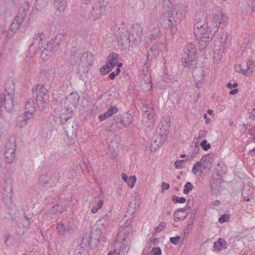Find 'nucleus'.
Returning a JSON list of instances; mask_svg holds the SVG:
<instances>
[{
  "label": "nucleus",
  "instance_id": "nucleus-12",
  "mask_svg": "<svg viewBox=\"0 0 255 255\" xmlns=\"http://www.w3.org/2000/svg\"><path fill=\"white\" fill-rule=\"evenodd\" d=\"M186 12V8L180 3L174 5L171 10V16L168 22L171 23L172 21L171 18L176 23L180 22L185 17Z\"/></svg>",
  "mask_w": 255,
  "mask_h": 255
},
{
  "label": "nucleus",
  "instance_id": "nucleus-45",
  "mask_svg": "<svg viewBox=\"0 0 255 255\" xmlns=\"http://www.w3.org/2000/svg\"><path fill=\"white\" fill-rule=\"evenodd\" d=\"M184 187L183 193L185 194H188L189 192L193 189V185L191 182H187L184 185Z\"/></svg>",
  "mask_w": 255,
  "mask_h": 255
},
{
  "label": "nucleus",
  "instance_id": "nucleus-57",
  "mask_svg": "<svg viewBox=\"0 0 255 255\" xmlns=\"http://www.w3.org/2000/svg\"><path fill=\"white\" fill-rule=\"evenodd\" d=\"M33 217V215H25V218L27 221V223H25V226L28 227L29 226L30 223L33 221L32 218Z\"/></svg>",
  "mask_w": 255,
  "mask_h": 255
},
{
  "label": "nucleus",
  "instance_id": "nucleus-15",
  "mask_svg": "<svg viewBox=\"0 0 255 255\" xmlns=\"http://www.w3.org/2000/svg\"><path fill=\"white\" fill-rule=\"evenodd\" d=\"M64 211V209L62 206H60L59 204H56L45 213L44 218L48 220L54 219L57 217L58 215L62 213Z\"/></svg>",
  "mask_w": 255,
  "mask_h": 255
},
{
  "label": "nucleus",
  "instance_id": "nucleus-48",
  "mask_svg": "<svg viewBox=\"0 0 255 255\" xmlns=\"http://www.w3.org/2000/svg\"><path fill=\"white\" fill-rule=\"evenodd\" d=\"M200 146L202 147L203 150L207 151L211 148V145L210 143H207V140L205 139L203 140L201 143Z\"/></svg>",
  "mask_w": 255,
  "mask_h": 255
},
{
  "label": "nucleus",
  "instance_id": "nucleus-35",
  "mask_svg": "<svg viewBox=\"0 0 255 255\" xmlns=\"http://www.w3.org/2000/svg\"><path fill=\"white\" fill-rule=\"evenodd\" d=\"M221 179H212L210 182V188L212 191H217L220 188Z\"/></svg>",
  "mask_w": 255,
  "mask_h": 255
},
{
  "label": "nucleus",
  "instance_id": "nucleus-30",
  "mask_svg": "<svg viewBox=\"0 0 255 255\" xmlns=\"http://www.w3.org/2000/svg\"><path fill=\"white\" fill-rule=\"evenodd\" d=\"M35 104L33 100L32 99H29L26 103L25 105V112L33 114L35 113Z\"/></svg>",
  "mask_w": 255,
  "mask_h": 255
},
{
  "label": "nucleus",
  "instance_id": "nucleus-17",
  "mask_svg": "<svg viewBox=\"0 0 255 255\" xmlns=\"http://www.w3.org/2000/svg\"><path fill=\"white\" fill-rule=\"evenodd\" d=\"M67 135H75L78 130V124L74 120H70L69 122L64 123L62 125Z\"/></svg>",
  "mask_w": 255,
  "mask_h": 255
},
{
  "label": "nucleus",
  "instance_id": "nucleus-62",
  "mask_svg": "<svg viewBox=\"0 0 255 255\" xmlns=\"http://www.w3.org/2000/svg\"><path fill=\"white\" fill-rule=\"evenodd\" d=\"M170 185L168 183L165 182H162L161 185L162 191L161 192H163L164 190H167L169 188Z\"/></svg>",
  "mask_w": 255,
  "mask_h": 255
},
{
  "label": "nucleus",
  "instance_id": "nucleus-18",
  "mask_svg": "<svg viewBox=\"0 0 255 255\" xmlns=\"http://www.w3.org/2000/svg\"><path fill=\"white\" fill-rule=\"evenodd\" d=\"M45 37V35L43 33L36 34L34 35L32 42L30 45V48L32 46L36 47L37 49L40 50L43 47V40Z\"/></svg>",
  "mask_w": 255,
  "mask_h": 255
},
{
  "label": "nucleus",
  "instance_id": "nucleus-5",
  "mask_svg": "<svg viewBox=\"0 0 255 255\" xmlns=\"http://www.w3.org/2000/svg\"><path fill=\"white\" fill-rule=\"evenodd\" d=\"M194 35L198 40L199 48L200 50H205L210 41L213 38L214 35L209 32L207 28H200L198 29L199 34L196 33V28H194Z\"/></svg>",
  "mask_w": 255,
  "mask_h": 255
},
{
  "label": "nucleus",
  "instance_id": "nucleus-54",
  "mask_svg": "<svg viewBox=\"0 0 255 255\" xmlns=\"http://www.w3.org/2000/svg\"><path fill=\"white\" fill-rule=\"evenodd\" d=\"M166 224L164 222H161L159 223L157 227L154 228V230L156 232H159L162 231L165 227Z\"/></svg>",
  "mask_w": 255,
  "mask_h": 255
},
{
  "label": "nucleus",
  "instance_id": "nucleus-46",
  "mask_svg": "<svg viewBox=\"0 0 255 255\" xmlns=\"http://www.w3.org/2000/svg\"><path fill=\"white\" fill-rule=\"evenodd\" d=\"M103 205V200H99L98 202L97 203L96 206L92 207L91 209V212L94 214L96 213L97 212L98 210L101 208Z\"/></svg>",
  "mask_w": 255,
  "mask_h": 255
},
{
  "label": "nucleus",
  "instance_id": "nucleus-58",
  "mask_svg": "<svg viewBox=\"0 0 255 255\" xmlns=\"http://www.w3.org/2000/svg\"><path fill=\"white\" fill-rule=\"evenodd\" d=\"M83 242L87 246H90L91 244V236L84 237L83 238Z\"/></svg>",
  "mask_w": 255,
  "mask_h": 255
},
{
  "label": "nucleus",
  "instance_id": "nucleus-41",
  "mask_svg": "<svg viewBox=\"0 0 255 255\" xmlns=\"http://www.w3.org/2000/svg\"><path fill=\"white\" fill-rule=\"evenodd\" d=\"M114 67H111V65L107 62L103 67L101 68L100 72L102 75H106L111 72Z\"/></svg>",
  "mask_w": 255,
  "mask_h": 255
},
{
  "label": "nucleus",
  "instance_id": "nucleus-28",
  "mask_svg": "<svg viewBox=\"0 0 255 255\" xmlns=\"http://www.w3.org/2000/svg\"><path fill=\"white\" fill-rule=\"evenodd\" d=\"M224 49V46L222 44H221L219 46H217L216 45L215 46L214 58V60L216 61V62H219L220 60L222 59L221 53L223 52Z\"/></svg>",
  "mask_w": 255,
  "mask_h": 255
},
{
  "label": "nucleus",
  "instance_id": "nucleus-24",
  "mask_svg": "<svg viewBox=\"0 0 255 255\" xmlns=\"http://www.w3.org/2000/svg\"><path fill=\"white\" fill-rule=\"evenodd\" d=\"M206 20V18L205 16L198 18V15L196 16V22L194 24V28H196V33L199 34L198 29L200 28H208V24Z\"/></svg>",
  "mask_w": 255,
  "mask_h": 255
},
{
  "label": "nucleus",
  "instance_id": "nucleus-25",
  "mask_svg": "<svg viewBox=\"0 0 255 255\" xmlns=\"http://www.w3.org/2000/svg\"><path fill=\"white\" fill-rule=\"evenodd\" d=\"M170 79L168 78V76L167 75L160 77L158 79V86L160 89L164 90L167 89L170 84Z\"/></svg>",
  "mask_w": 255,
  "mask_h": 255
},
{
  "label": "nucleus",
  "instance_id": "nucleus-21",
  "mask_svg": "<svg viewBox=\"0 0 255 255\" xmlns=\"http://www.w3.org/2000/svg\"><path fill=\"white\" fill-rule=\"evenodd\" d=\"M33 117V114L25 112L23 115L17 118V125L21 128L25 126L27 124V121Z\"/></svg>",
  "mask_w": 255,
  "mask_h": 255
},
{
  "label": "nucleus",
  "instance_id": "nucleus-36",
  "mask_svg": "<svg viewBox=\"0 0 255 255\" xmlns=\"http://www.w3.org/2000/svg\"><path fill=\"white\" fill-rule=\"evenodd\" d=\"M115 247H116V249L114 250V251L110 252L107 255H120V254L121 253V252H122L123 250L121 243L116 241L115 242Z\"/></svg>",
  "mask_w": 255,
  "mask_h": 255
},
{
  "label": "nucleus",
  "instance_id": "nucleus-44",
  "mask_svg": "<svg viewBox=\"0 0 255 255\" xmlns=\"http://www.w3.org/2000/svg\"><path fill=\"white\" fill-rule=\"evenodd\" d=\"M118 111V108L116 106H111L107 111V113H108L110 117L115 114H117Z\"/></svg>",
  "mask_w": 255,
  "mask_h": 255
},
{
  "label": "nucleus",
  "instance_id": "nucleus-31",
  "mask_svg": "<svg viewBox=\"0 0 255 255\" xmlns=\"http://www.w3.org/2000/svg\"><path fill=\"white\" fill-rule=\"evenodd\" d=\"M119 58V54L117 53L113 52L110 55L107 63L111 65V67H115L118 63Z\"/></svg>",
  "mask_w": 255,
  "mask_h": 255
},
{
  "label": "nucleus",
  "instance_id": "nucleus-3",
  "mask_svg": "<svg viewBox=\"0 0 255 255\" xmlns=\"http://www.w3.org/2000/svg\"><path fill=\"white\" fill-rule=\"evenodd\" d=\"M112 30L118 43L122 46H124V44H129L130 35L124 23H116Z\"/></svg>",
  "mask_w": 255,
  "mask_h": 255
},
{
  "label": "nucleus",
  "instance_id": "nucleus-7",
  "mask_svg": "<svg viewBox=\"0 0 255 255\" xmlns=\"http://www.w3.org/2000/svg\"><path fill=\"white\" fill-rule=\"evenodd\" d=\"M13 194L11 181L8 179L5 180L1 191V195L3 203L9 208H12L13 207L12 201Z\"/></svg>",
  "mask_w": 255,
  "mask_h": 255
},
{
  "label": "nucleus",
  "instance_id": "nucleus-10",
  "mask_svg": "<svg viewBox=\"0 0 255 255\" xmlns=\"http://www.w3.org/2000/svg\"><path fill=\"white\" fill-rule=\"evenodd\" d=\"M143 118L142 124L147 129L152 128L156 120L155 112L153 108H149L142 110Z\"/></svg>",
  "mask_w": 255,
  "mask_h": 255
},
{
  "label": "nucleus",
  "instance_id": "nucleus-11",
  "mask_svg": "<svg viewBox=\"0 0 255 255\" xmlns=\"http://www.w3.org/2000/svg\"><path fill=\"white\" fill-rule=\"evenodd\" d=\"M107 3V1L105 0H103L102 2L101 0H98L95 2L90 11L89 18L95 20L101 18L105 11Z\"/></svg>",
  "mask_w": 255,
  "mask_h": 255
},
{
  "label": "nucleus",
  "instance_id": "nucleus-9",
  "mask_svg": "<svg viewBox=\"0 0 255 255\" xmlns=\"http://www.w3.org/2000/svg\"><path fill=\"white\" fill-rule=\"evenodd\" d=\"M60 45V41L57 38H52L44 47L41 54V58L44 60H47L54 52L57 50Z\"/></svg>",
  "mask_w": 255,
  "mask_h": 255
},
{
  "label": "nucleus",
  "instance_id": "nucleus-63",
  "mask_svg": "<svg viewBox=\"0 0 255 255\" xmlns=\"http://www.w3.org/2000/svg\"><path fill=\"white\" fill-rule=\"evenodd\" d=\"M214 250L217 252H219L222 250L223 249L218 244V242H215L214 245Z\"/></svg>",
  "mask_w": 255,
  "mask_h": 255
},
{
  "label": "nucleus",
  "instance_id": "nucleus-64",
  "mask_svg": "<svg viewBox=\"0 0 255 255\" xmlns=\"http://www.w3.org/2000/svg\"><path fill=\"white\" fill-rule=\"evenodd\" d=\"M249 118H251L252 120H255V108H253L252 111L249 113Z\"/></svg>",
  "mask_w": 255,
  "mask_h": 255
},
{
  "label": "nucleus",
  "instance_id": "nucleus-59",
  "mask_svg": "<svg viewBox=\"0 0 255 255\" xmlns=\"http://www.w3.org/2000/svg\"><path fill=\"white\" fill-rule=\"evenodd\" d=\"M153 255H161V250L160 248H154L152 250Z\"/></svg>",
  "mask_w": 255,
  "mask_h": 255
},
{
  "label": "nucleus",
  "instance_id": "nucleus-60",
  "mask_svg": "<svg viewBox=\"0 0 255 255\" xmlns=\"http://www.w3.org/2000/svg\"><path fill=\"white\" fill-rule=\"evenodd\" d=\"M66 35V33L65 32H62L57 34L54 38H57L60 43L61 41L64 39V38Z\"/></svg>",
  "mask_w": 255,
  "mask_h": 255
},
{
  "label": "nucleus",
  "instance_id": "nucleus-23",
  "mask_svg": "<svg viewBox=\"0 0 255 255\" xmlns=\"http://www.w3.org/2000/svg\"><path fill=\"white\" fill-rule=\"evenodd\" d=\"M213 155L212 154L204 155L201 159L203 167L210 169L212 166Z\"/></svg>",
  "mask_w": 255,
  "mask_h": 255
},
{
  "label": "nucleus",
  "instance_id": "nucleus-61",
  "mask_svg": "<svg viewBox=\"0 0 255 255\" xmlns=\"http://www.w3.org/2000/svg\"><path fill=\"white\" fill-rule=\"evenodd\" d=\"M151 33L154 34L155 36L159 37L160 34V31L159 27H154L151 32Z\"/></svg>",
  "mask_w": 255,
  "mask_h": 255
},
{
  "label": "nucleus",
  "instance_id": "nucleus-4",
  "mask_svg": "<svg viewBox=\"0 0 255 255\" xmlns=\"http://www.w3.org/2000/svg\"><path fill=\"white\" fill-rule=\"evenodd\" d=\"M33 97L37 105L42 109L45 108L48 101V91L41 85H37L32 90Z\"/></svg>",
  "mask_w": 255,
  "mask_h": 255
},
{
  "label": "nucleus",
  "instance_id": "nucleus-33",
  "mask_svg": "<svg viewBox=\"0 0 255 255\" xmlns=\"http://www.w3.org/2000/svg\"><path fill=\"white\" fill-rule=\"evenodd\" d=\"M66 0H54V5L60 11H64L66 7Z\"/></svg>",
  "mask_w": 255,
  "mask_h": 255
},
{
  "label": "nucleus",
  "instance_id": "nucleus-38",
  "mask_svg": "<svg viewBox=\"0 0 255 255\" xmlns=\"http://www.w3.org/2000/svg\"><path fill=\"white\" fill-rule=\"evenodd\" d=\"M57 230L60 235L64 236L66 234V232L69 231V229H66L63 223H58L56 227Z\"/></svg>",
  "mask_w": 255,
  "mask_h": 255
},
{
  "label": "nucleus",
  "instance_id": "nucleus-13",
  "mask_svg": "<svg viewBox=\"0 0 255 255\" xmlns=\"http://www.w3.org/2000/svg\"><path fill=\"white\" fill-rule=\"evenodd\" d=\"M130 33L132 40L134 41V43L137 44L141 42L143 35V28L139 24H132Z\"/></svg>",
  "mask_w": 255,
  "mask_h": 255
},
{
  "label": "nucleus",
  "instance_id": "nucleus-32",
  "mask_svg": "<svg viewBox=\"0 0 255 255\" xmlns=\"http://www.w3.org/2000/svg\"><path fill=\"white\" fill-rule=\"evenodd\" d=\"M48 184H46L45 186L48 187H52L55 185L56 183H57L59 179L58 173L54 172L51 176L48 177Z\"/></svg>",
  "mask_w": 255,
  "mask_h": 255
},
{
  "label": "nucleus",
  "instance_id": "nucleus-8",
  "mask_svg": "<svg viewBox=\"0 0 255 255\" xmlns=\"http://www.w3.org/2000/svg\"><path fill=\"white\" fill-rule=\"evenodd\" d=\"M16 143L14 138L7 139L4 148V154L6 163H11L15 157Z\"/></svg>",
  "mask_w": 255,
  "mask_h": 255
},
{
  "label": "nucleus",
  "instance_id": "nucleus-14",
  "mask_svg": "<svg viewBox=\"0 0 255 255\" xmlns=\"http://www.w3.org/2000/svg\"><path fill=\"white\" fill-rule=\"evenodd\" d=\"M132 234V229L130 227L126 226V228L121 227L118 236L120 238H122V245L127 246L129 244Z\"/></svg>",
  "mask_w": 255,
  "mask_h": 255
},
{
  "label": "nucleus",
  "instance_id": "nucleus-50",
  "mask_svg": "<svg viewBox=\"0 0 255 255\" xmlns=\"http://www.w3.org/2000/svg\"><path fill=\"white\" fill-rule=\"evenodd\" d=\"M229 215H228L227 214H224L219 218L218 221L220 223H223L229 221Z\"/></svg>",
  "mask_w": 255,
  "mask_h": 255
},
{
  "label": "nucleus",
  "instance_id": "nucleus-47",
  "mask_svg": "<svg viewBox=\"0 0 255 255\" xmlns=\"http://www.w3.org/2000/svg\"><path fill=\"white\" fill-rule=\"evenodd\" d=\"M247 69L249 71H252L253 72V70H252L253 67L255 66L254 62L252 59H249L247 60Z\"/></svg>",
  "mask_w": 255,
  "mask_h": 255
},
{
  "label": "nucleus",
  "instance_id": "nucleus-55",
  "mask_svg": "<svg viewBox=\"0 0 255 255\" xmlns=\"http://www.w3.org/2000/svg\"><path fill=\"white\" fill-rule=\"evenodd\" d=\"M180 239V237L179 236H176V237H171L170 238V242L173 245H176L178 244Z\"/></svg>",
  "mask_w": 255,
  "mask_h": 255
},
{
  "label": "nucleus",
  "instance_id": "nucleus-22",
  "mask_svg": "<svg viewBox=\"0 0 255 255\" xmlns=\"http://www.w3.org/2000/svg\"><path fill=\"white\" fill-rule=\"evenodd\" d=\"M73 116V111L72 107L67 108L65 112L62 113L60 115L61 123L63 125L65 122H68L70 120H72L71 118Z\"/></svg>",
  "mask_w": 255,
  "mask_h": 255
},
{
  "label": "nucleus",
  "instance_id": "nucleus-39",
  "mask_svg": "<svg viewBox=\"0 0 255 255\" xmlns=\"http://www.w3.org/2000/svg\"><path fill=\"white\" fill-rule=\"evenodd\" d=\"M235 68V70L237 72L239 73H241L244 75L249 76L250 75L252 74V71H249L246 69H243L241 65H236Z\"/></svg>",
  "mask_w": 255,
  "mask_h": 255
},
{
  "label": "nucleus",
  "instance_id": "nucleus-37",
  "mask_svg": "<svg viewBox=\"0 0 255 255\" xmlns=\"http://www.w3.org/2000/svg\"><path fill=\"white\" fill-rule=\"evenodd\" d=\"M131 123V119L130 117L126 116L125 117H123V118L120 120L121 125L118 127V129H121L124 127H127Z\"/></svg>",
  "mask_w": 255,
  "mask_h": 255
},
{
  "label": "nucleus",
  "instance_id": "nucleus-34",
  "mask_svg": "<svg viewBox=\"0 0 255 255\" xmlns=\"http://www.w3.org/2000/svg\"><path fill=\"white\" fill-rule=\"evenodd\" d=\"M161 44L159 42L154 43L147 52V58H148L151 53H153L154 56L157 55L159 53V46Z\"/></svg>",
  "mask_w": 255,
  "mask_h": 255
},
{
  "label": "nucleus",
  "instance_id": "nucleus-26",
  "mask_svg": "<svg viewBox=\"0 0 255 255\" xmlns=\"http://www.w3.org/2000/svg\"><path fill=\"white\" fill-rule=\"evenodd\" d=\"M24 16L22 15H17L14 19L12 23L10 25V29L12 31H15L18 29L22 22Z\"/></svg>",
  "mask_w": 255,
  "mask_h": 255
},
{
  "label": "nucleus",
  "instance_id": "nucleus-19",
  "mask_svg": "<svg viewBox=\"0 0 255 255\" xmlns=\"http://www.w3.org/2000/svg\"><path fill=\"white\" fill-rule=\"evenodd\" d=\"M111 219V217L109 215L107 214L103 215L100 220L97 221L98 225L101 227L100 230H105L107 229L110 224Z\"/></svg>",
  "mask_w": 255,
  "mask_h": 255
},
{
  "label": "nucleus",
  "instance_id": "nucleus-53",
  "mask_svg": "<svg viewBox=\"0 0 255 255\" xmlns=\"http://www.w3.org/2000/svg\"><path fill=\"white\" fill-rule=\"evenodd\" d=\"M202 164L200 162L197 161L194 164L193 168H192V172L194 174H196L199 171V168L201 167Z\"/></svg>",
  "mask_w": 255,
  "mask_h": 255
},
{
  "label": "nucleus",
  "instance_id": "nucleus-27",
  "mask_svg": "<svg viewBox=\"0 0 255 255\" xmlns=\"http://www.w3.org/2000/svg\"><path fill=\"white\" fill-rule=\"evenodd\" d=\"M139 203L138 199L136 197H132L131 201L128 205V210L131 212V214H133L135 212L136 210L139 207Z\"/></svg>",
  "mask_w": 255,
  "mask_h": 255
},
{
  "label": "nucleus",
  "instance_id": "nucleus-56",
  "mask_svg": "<svg viewBox=\"0 0 255 255\" xmlns=\"http://www.w3.org/2000/svg\"><path fill=\"white\" fill-rule=\"evenodd\" d=\"M110 117V116L109 114L106 111L104 114L100 115L98 117V119L100 121H103L106 119H108V118H109Z\"/></svg>",
  "mask_w": 255,
  "mask_h": 255
},
{
  "label": "nucleus",
  "instance_id": "nucleus-16",
  "mask_svg": "<svg viewBox=\"0 0 255 255\" xmlns=\"http://www.w3.org/2000/svg\"><path fill=\"white\" fill-rule=\"evenodd\" d=\"M213 20L216 27H222L223 28L227 23V17L222 10H219L214 14Z\"/></svg>",
  "mask_w": 255,
  "mask_h": 255
},
{
  "label": "nucleus",
  "instance_id": "nucleus-2",
  "mask_svg": "<svg viewBox=\"0 0 255 255\" xmlns=\"http://www.w3.org/2000/svg\"><path fill=\"white\" fill-rule=\"evenodd\" d=\"M14 87V84L11 82L9 83H6L5 86L6 94H0V117H2L3 109L10 112L13 108Z\"/></svg>",
  "mask_w": 255,
  "mask_h": 255
},
{
  "label": "nucleus",
  "instance_id": "nucleus-40",
  "mask_svg": "<svg viewBox=\"0 0 255 255\" xmlns=\"http://www.w3.org/2000/svg\"><path fill=\"white\" fill-rule=\"evenodd\" d=\"M189 207V206L188 205H186V206L183 208H180L176 210V211L174 212V220L175 222H178L179 220H181V217H178V212H185L187 209Z\"/></svg>",
  "mask_w": 255,
  "mask_h": 255
},
{
  "label": "nucleus",
  "instance_id": "nucleus-29",
  "mask_svg": "<svg viewBox=\"0 0 255 255\" xmlns=\"http://www.w3.org/2000/svg\"><path fill=\"white\" fill-rule=\"evenodd\" d=\"M121 176L123 180L128 183L129 187L130 188L134 187L136 180L135 176H131L128 178L126 174L125 173H123Z\"/></svg>",
  "mask_w": 255,
  "mask_h": 255
},
{
  "label": "nucleus",
  "instance_id": "nucleus-20",
  "mask_svg": "<svg viewBox=\"0 0 255 255\" xmlns=\"http://www.w3.org/2000/svg\"><path fill=\"white\" fill-rule=\"evenodd\" d=\"M80 96L77 93L72 92L66 99L65 103L69 107H75L78 104Z\"/></svg>",
  "mask_w": 255,
  "mask_h": 255
},
{
  "label": "nucleus",
  "instance_id": "nucleus-43",
  "mask_svg": "<svg viewBox=\"0 0 255 255\" xmlns=\"http://www.w3.org/2000/svg\"><path fill=\"white\" fill-rule=\"evenodd\" d=\"M172 202L174 204H176L178 203H184L186 202V199L184 197H179L176 195H173L172 197Z\"/></svg>",
  "mask_w": 255,
  "mask_h": 255
},
{
  "label": "nucleus",
  "instance_id": "nucleus-42",
  "mask_svg": "<svg viewBox=\"0 0 255 255\" xmlns=\"http://www.w3.org/2000/svg\"><path fill=\"white\" fill-rule=\"evenodd\" d=\"M40 184L42 185H46L48 184L49 178L46 174H43L40 176L39 178Z\"/></svg>",
  "mask_w": 255,
  "mask_h": 255
},
{
  "label": "nucleus",
  "instance_id": "nucleus-52",
  "mask_svg": "<svg viewBox=\"0 0 255 255\" xmlns=\"http://www.w3.org/2000/svg\"><path fill=\"white\" fill-rule=\"evenodd\" d=\"M218 244L223 249H226L227 248V243L225 240L223 238H219L218 239Z\"/></svg>",
  "mask_w": 255,
  "mask_h": 255
},
{
  "label": "nucleus",
  "instance_id": "nucleus-6",
  "mask_svg": "<svg viewBox=\"0 0 255 255\" xmlns=\"http://www.w3.org/2000/svg\"><path fill=\"white\" fill-rule=\"evenodd\" d=\"M169 127L167 125H161V127L156 129V132L159 135L153 142H151L150 149L151 151H156L165 142L168 133Z\"/></svg>",
  "mask_w": 255,
  "mask_h": 255
},
{
  "label": "nucleus",
  "instance_id": "nucleus-51",
  "mask_svg": "<svg viewBox=\"0 0 255 255\" xmlns=\"http://www.w3.org/2000/svg\"><path fill=\"white\" fill-rule=\"evenodd\" d=\"M207 135V130H200L199 132L198 136L197 138L198 140H200L202 138L206 137Z\"/></svg>",
  "mask_w": 255,
  "mask_h": 255
},
{
  "label": "nucleus",
  "instance_id": "nucleus-49",
  "mask_svg": "<svg viewBox=\"0 0 255 255\" xmlns=\"http://www.w3.org/2000/svg\"><path fill=\"white\" fill-rule=\"evenodd\" d=\"M185 162V160H177L174 162V165L176 168L181 169L184 167L183 163Z\"/></svg>",
  "mask_w": 255,
  "mask_h": 255
},
{
  "label": "nucleus",
  "instance_id": "nucleus-1",
  "mask_svg": "<svg viewBox=\"0 0 255 255\" xmlns=\"http://www.w3.org/2000/svg\"><path fill=\"white\" fill-rule=\"evenodd\" d=\"M181 60L184 68L194 71L197 67V49L192 43H189L183 49Z\"/></svg>",
  "mask_w": 255,
  "mask_h": 255
}]
</instances>
